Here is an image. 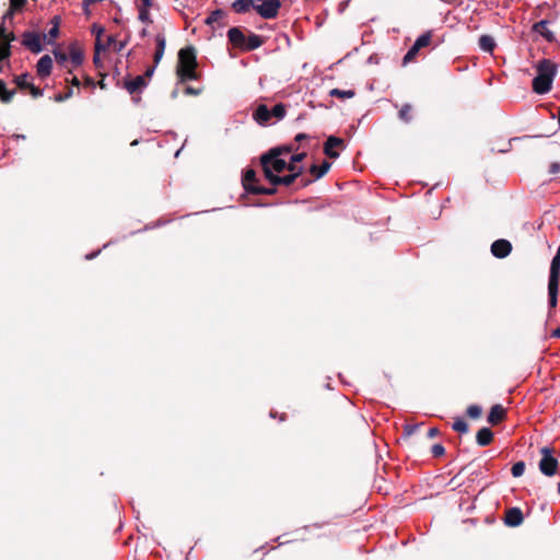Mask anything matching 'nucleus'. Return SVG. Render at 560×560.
Here are the masks:
<instances>
[{"label": "nucleus", "mask_w": 560, "mask_h": 560, "mask_svg": "<svg viewBox=\"0 0 560 560\" xmlns=\"http://www.w3.org/2000/svg\"><path fill=\"white\" fill-rule=\"evenodd\" d=\"M280 155V149L271 150L269 154L261 158V165L266 178L272 186H289L301 175L303 167L289 164Z\"/></svg>", "instance_id": "f257e3e1"}, {"label": "nucleus", "mask_w": 560, "mask_h": 560, "mask_svg": "<svg viewBox=\"0 0 560 560\" xmlns=\"http://www.w3.org/2000/svg\"><path fill=\"white\" fill-rule=\"evenodd\" d=\"M197 59L192 47H185L178 51V62L176 67L177 77L182 82L197 80Z\"/></svg>", "instance_id": "f03ea898"}, {"label": "nucleus", "mask_w": 560, "mask_h": 560, "mask_svg": "<svg viewBox=\"0 0 560 560\" xmlns=\"http://www.w3.org/2000/svg\"><path fill=\"white\" fill-rule=\"evenodd\" d=\"M556 66L548 59H542L537 66V75L533 80V90L537 94H546L551 90L556 75Z\"/></svg>", "instance_id": "7ed1b4c3"}, {"label": "nucleus", "mask_w": 560, "mask_h": 560, "mask_svg": "<svg viewBox=\"0 0 560 560\" xmlns=\"http://www.w3.org/2000/svg\"><path fill=\"white\" fill-rule=\"evenodd\" d=\"M541 459L539 462V470L545 476H553L557 471L558 460L552 456V452L549 447H542L540 450Z\"/></svg>", "instance_id": "20e7f679"}, {"label": "nucleus", "mask_w": 560, "mask_h": 560, "mask_svg": "<svg viewBox=\"0 0 560 560\" xmlns=\"http://www.w3.org/2000/svg\"><path fill=\"white\" fill-rule=\"evenodd\" d=\"M243 186L247 191L253 194L272 195L275 192V188H265L258 185L256 174L253 170H248L245 173L243 178Z\"/></svg>", "instance_id": "39448f33"}, {"label": "nucleus", "mask_w": 560, "mask_h": 560, "mask_svg": "<svg viewBox=\"0 0 560 560\" xmlns=\"http://www.w3.org/2000/svg\"><path fill=\"white\" fill-rule=\"evenodd\" d=\"M342 147H343L342 139L335 137V136H330V137H328V139L325 142L324 152L327 156H329L331 159H337L339 156L338 149H341Z\"/></svg>", "instance_id": "423d86ee"}, {"label": "nucleus", "mask_w": 560, "mask_h": 560, "mask_svg": "<svg viewBox=\"0 0 560 560\" xmlns=\"http://www.w3.org/2000/svg\"><path fill=\"white\" fill-rule=\"evenodd\" d=\"M512 252V245L509 241L500 238L492 243L491 253L497 258H505Z\"/></svg>", "instance_id": "0eeeda50"}, {"label": "nucleus", "mask_w": 560, "mask_h": 560, "mask_svg": "<svg viewBox=\"0 0 560 560\" xmlns=\"http://www.w3.org/2000/svg\"><path fill=\"white\" fill-rule=\"evenodd\" d=\"M22 44L32 52L38 54L42 51V43L38 34L26 32L23 34Z\"/></svg>", "instance_id": "6e6552de"}, {"label": "nucleus", "mask_w": 560, "mask_h": 560, "mask_svg": "<svg viewBox=\"0 0 560 560\" xmlns=\"http://www.w3.org/2000/svg\"><path fill=\"white\" fill-rule=\"evenodd\" d=\"M331 164L327 161H324L319 166L318 165H312L310 168V173L314 176L313 179H301L300 185L302 187L307 186L311 184L314 179L322 178L330 168Z\"/></svg>", "instance_id": "1a4fd4ad"}, {"label": "nucleus", "mask_w": 560, "mask_h": 560, "mask_svg": "<svg viewBox=\"0 0 560 560\" xmlns=\"http://www.w3.org/2000/svg\"><path fill=\"white\" fill-rule=\"evenodd\" d=\"M228 38L229 42L238 49H242L245 43L246 35L243 33V31L238 27H231L228 31Z\"/></svg>", "instance_id": "9d476101"}, {"label": "nucleus", "mask_w": 560, "mask_h": 560, "mask_svg": "<svg viewBox=\"0 0 560 560\" xmlns=\"http://www.w3.org/2000/svg\"><path fill=\"white\" fill-rule=\"evenodd\" d=\"M52 69V59L49 55H44L40 57V59L37 61L36 70L37 74L40 78H46L50 74Z\"/></svg>", "instance_id": "9b49d317"}, {"label": "nucleus", "mask_w": 560, "mask_h": 560, "mask_svg": "<svg viewBox=\"0 0 560 560\" xmlns=\"http://www.w3.org/2000/svg\"><path fill=\"white\" fill-rule=\"evenodd\" d=\"M504 522L506 525L515 527L522 524L523 513L518 508H511L505 512Z\"/></svg>", "instance_id": "f8f14e48"}, {"label": "nucleus", "mask_w": 560, "mask_h": 560, "mask_svg": "<svg viewBox=\"0 0 560 560\" xmlns=\"http://www.w3.org/2000/svg\"><path fill=\"white\" fill-rule=\"evenodd\" d=\"M254 119L259 124V125H267L270 122V119H271V113H270V109L267 107V105L265 104H260L255 113H254Z\"/></svg>", "instance_id": "ddd939ff"}, {"label": "nucleus", "mask_w": 560, "mask_h": 560, "mask_svg": "<svg viewBox=\"0 0 560 560\" xmlns=\"http://www.w3.org/2000/svg\"><path fill=\"white\" fill-rule=\"evenodd\" d=\"M505 417V409L501 405H494L488 415V422L492 425L500 423Z\"/></svg>", "instance_id": "4468645a"}, {"label": "nucleus", "mask_w": 560, "mask_h": 560, "mask_svg": "<svg viewBox=\"0 0 560 560\" xmlns=\"http://www.w3.org/2000/svg\"><path fill=\"white\" fill-rule=\"evenodd\" d=\"M145 85H147V82H145L144 77H142V75H137L136 78H133L125 83V88L130 94L140 92Z\"/></svg>", "instance_id": "2eb2a0df"}, {"label": "nucleus", "mask_w": 560, "mask_h": 560, "mask_svg": "<svg viewBox=\"0 0 560 560\" xmlns=\"http://www.w3.org/2000/svg\"><path fill=\"white\" fill-rule=\"evenodd\" d=\"M262 44H264V40L261 39V37L259 35L250 33L248 36H246L244 46L242 47L241 50H246V51L255 50V49L259 48Z\"/></svg>", "instance_id": "dca6fc26"}, {"label": "nucleus", "mask_w": 560, "mask_h": 560, "mask_svg": "<svg viewBox=\"0 0 560 560\" xmlns=\"http://www.w3.org/2000/svg\"><path fill=\"white\" fill-rule=\"evenodd\" d=\"M83 51L82 49L75 44H71L69 46V59L71 63L74 67H79L83 62Z\"/></svg>", "instance_id": "f3484780"}, {"label": "nucleus", "mask_w": 560, "mask_h": 560, "mask_svg": "<svg viewBox=\"0 0 560 560\" xmlns=\"http://www.w3.org/2000/svg\"><path fill=\"white\" fill-rule=\"evenodd\" d=\"M560 277V246L557 249L555 257L551 260L549 281H559Z\"/></svg>", "instance_id": "a211bd4d"}, {"label": "nucleus", "mask_w": 560, "mask_h": 560, "mask_svg": "<svg viewBox=\"0 0 560 560\" xmlns=\"http://www.w3.org/2000/svg\"><path fill=\"white\" fill-rule=\"evenodd\" d=\"M256 2L255 0H235L232 3V9L236 13H246L250 11L252 9L255 10Z\"/></svg>", "instance_id": "6ab92c4d"}, {"label": "nucleus", "mask_w": 560, "mask_h": 560, "mask_svg": "<svg viewBox=\"0 0 560 560\" xmlns=\"http://www.w3.org/2000/svg\"><path fill=\"white\" fill-rule=\"evenodd\" d=\"M225 16H226V14L223 10H221V9L214 10L206 19V24L209 26H212V27L214 25L221 26V25H223V20L225 19Z\"/></svg>", "instance_id": "aec40b11"}, {"label": "nucleus", "mask_w": 560, "mask_h": 560, "mask_svg": "<svg viewBox=\"0 0 560 560\" xmlns=\"http://www.w3.org/2000/svg\"><path fill=\"white\" fill-rule=\"evenodd\" d=\"M558 290H559V281H549L548 280V304L550 308H556L558 303Z\"/></svg>", "instance_id": "412c9836"}, {"label": "nucleus", "mask_w": 560, "mask_h": 560, "mask_svg": "<svg viewBox=\"0 0 560 560\" xmlns=\"http://www.w3.org/2000/svg\"><path fill=\"white\" fill-rule=\"evenodd\" d=\"M476 440L480 446H487L492 442L493 433L489 428H482L477 432Z\"/></svg>", "instance_id": "4be33fe9"}, {"label": "nucleus", "mask_w": 560, "mask_h": 560, "mask_svg": "<svg viewBox=\"0 0 560 560\" xmlns=\"http://www.w3.org/2000/svg\"><path fill=\"white\" fill-rule=\"evenodd\" d=\"M155 42H156V48H155V52H154V63L158 65L164 55L166 40H165L164 35L158 34L155 37Z\"/></svg>", "instance_id": "5701e85b"}, {"label": "nucleus", "mask_w": 560, "mask_h": 560, "mask_svg": "<svg viewBox=\"0 0 560 560\" xmlns=\"http://www.w3.org/2000/svg\"><path fill=\"white\" fill-rule=\"evenodd\" d=\"M59 24H60V18L54 16L51 19V27L49 28L48 33L44 35L46 39H48V43H52L58 34H59Z\"/></svg>", "instance_id": "b1692460"}, {"label": "nucleus", "mask_w": 560, "mask_h": 560, "mask_svg": "<svg viewBox=\"0 0 560 560\" xmlns=\"http://www.w3.org/2000/svg\"><path fill=\"white\" fill-rule=\"evenodd\" d=\"M535 32L541 34L547 40L551 42L553 39L552 32L548 28L547 21H539L534 25Z\"/></svg>", "instance_id": "393cba45"}, {"label": "nucleus", "mask_w": 560, "mask_h": 560, "mask_svg": "<svg viewBox=\"0 0 560 560\" xmlns=\"http://www.w3.org/2000/svg\"><path fill=\"white\" fill-rule=\"evenodd\" d=\"M26 3V0H10V9L9 11L3 15V23L7 22V20H11L13 16L14 11L21 10Z\"/></svg>", "instance_id": "a878e982"}, {"label": "nucleus", "mask_w": 560, "mask_h": 560, "mask_svg": "<svg viewBox=\"0 0 560 560\" xmlns=\"http://www.w3.org/2000/svg\"><path fill=\"white\" fill-rule=\"evenodd\" d=\"M479 47L481 50L492 52L495 47V42L490 35H482L479 38Z\"/></svg>", "instance_id": "bb28decb"}, {"label": "nucleus", "mask_w": 560, "mask_h": 560, "mask_svg": "<svg viewBox=\"0 0 560 560\" xmlns=\"http://www.w3.org/2000/svg\"><path fill=\"white\" fill-rule=\"evenodd\" d=\"M14 81L16 85L22 90H27L33 84L32 77L28 73H23L15 77Z\"/></svg>", "instance_id": "cd10ccee"}, {"label": "nucleus", "mask_w": 560, "mask_h": 560, "mask_svg": "<svg viewBox=\"0 0 560 560\" xmlns=\"http://www.w3.org/2000/svg\"><path fill=\"white\" fill-rule=\"evenodd\" d=\"M412 106L410 104H404L398 113V117L404 122H410L412 119L411 116Z\"/></svg>", "instance_id": "c85d7f7f"}, {"label": "nucleus", "mask_w": 560, "mask_h": 560, "mask_svg": "<svg viewBox=\"0 0 560 560\" xmlns=\"http://www.w3.org/2000/svg\"><path fill=\"white\" fill-rule=\"evenodd\" d=\"M270 113H271V117L276 118V120H281L282 118H284L285 114H287V107L285 105L279 103V104H276L272 109H270Z\"/></svg>", "instance_id": "c756f323"}, {"label": "nucleus", "mask_w": 560, "mask_h": 560, "mask_svg": "<svg viewBox=\"0 0 560 560\" xmlns=\"http://www.w3.org/2000/svg\"><path fill=\"white\" fill-rule=\"evenodd\" d=\"M329 95L338 98H352L355 93L353 90L332 89L329 92Z\"/></svg>", "instance_id": "7c9ffc66"}, {"label": "nucleus", "mask_w": 560, "mask_h": 560, "mask_svg": "<svg viewBox=\"0 0 560 560\" xmlns=\"http://www.w3.org/2000/svg\"><path fill=\"white\" fill-rule=\"evenodd\" d=\"M430 42H431L430 33L420 35L413 44L415 50H420L421 48L427 47L430 44Z\"/></svg>", "instance_id": "2f4dec72"}, {"label": "nucleus", "mask_w": 560, "mask_h": 560, "mask_svg": "<svg viewBox=\"0 0 560 560\" xmlns=\"http://www.w3.org/2000/svg\"><path fill=\"white\" fill-rule=\"evenodd\" d=\"M109 48V43L102 42V38L95 39V56H94V62L96 63L98 61L97 55L101 51H105Z\"/></svg>", "instance_id": "473e14b6"}, {"label": "nucleus", "mask_w": 560, "mask_h": 560, "mask_svg": "<svg viewBox=\"0 0 560 560\" xmlns=\"http://www.w3.org/2000/svg\"><path fill=\"white\" fill-rule=\"evenodd\" d=\"M13 94H14V91H8L4 82L1 81L0 82V100L3 103H8L11 101Z\"/></svg>", "instance_id": "72a5a7b5"}, {"label": "nucleus", "mask_w": 560, "mask_h": 560, "mask_svg": "<svg viewBox=\"0 0 560 560\" xmlns=\"http://www.w3.org/2000/svg\"><path fill=\"white\" fill-rule=\"evenodd\" d=\"M453 429L459 433H466L468 431V424L465 420L458 418L453 423Z\"/></svg>", "instance_id": "f704fd0d"}, {"label": "nucleus", "mask_w": 560, "mask_h": 560, "mask_svg": "<svg viewBox=\"0 0 560 560\" xmlns=\"http://www.w3.org/2000/svg\"><path fill=\"white\" fill-rule=\"evenodd\" d=\"M525 471V464L523 462L515 463L512 468L511 472L513 477H521Z\"/></svg>", "instance_id": "c9c22d12"}, {"label": "nucleus", "mask_w": 560, "mask_h": 560, "mask_svg": "<svg viewBox=\"0 0 560 560\" xmlns=\"http://www.w3.org/2000/svg\"><path fill=\"white\" fill-rule=\"evenodd\" d=\"M481 412H482V409L481 407H479L478 405H470L468 408H467V415L470 417V418H474V419H477L481 416Z\"/></svg>", "instance_id": "e433bc0d"}, {"label": "nucleus", "mask_w": 560, "mask_h": 560, "mask_svg": "<svg viewBox=\"0 0 560 560\" xmlns=\"http://www.w3.org/2000/svg\"><path fill=\"white\" fill-rule=\"evenodd\" d=\"M55 59L58 63L63 65L68 60V56L65 51H61L60 49L54 50Z\"/></svg>", "instance_id": "4c0bfd02"}, {"label": "nucleus", "mask_w": 560, "mask_h": 560, "mask_svg": "<svg viewBox=\"0 0 560 560\" xmlns=\"http://www.w3.org/2000/svg\"><path fill=\"white\" fill-rule=\"evenodd\" d=\"M72 95H73V91H72V89H69L66 93L56 94L54 100L56 102H63V101L70 98Z\"/></svg>", "instance_id": "58836bf2"}, {"label": "nucleus", "mask_w": 560, "mask_h": 560, "mask_svg": "<svg viewBox=\"0 0 560 560\" xmlns=\"http://www.w3.org/2000/svg\"><path fill=\"white\" fill-rule=\"evenodd\" d=\"M91 31H92V34L95 35V39L102 38V36L105 32L104 27L101 25H97V24H93Z\"/></svg>", "instance_id": "ea45409f"}, {"label": "nucleus", "mask_w": 560, "mask_h": 560, "mask_svg": "<svg viewBox=\"0 0 560 560\" xmlns=\"http://www.w3.org/2000/svg\"><path fill=\"white\" fill-rule=\"evenodd\" d=\"M445 448L442 444H434L432 446V454L434 457H440L444 454Z\"/></svg>", "instance_id": "a19ab883"}, {"label": "nucleus", "mask_w": 560, "mask_h": 560, "mask_svg": "<svg viewBox=\"0 0 560 560\" xmlns=\"http://www.w3.org/2000/svg\"><path fill=\"white\" fill-rule=\"evenodd\" d=\"M419 50H415V46L412 45V47L407 51V54L405 55L404 57V62L407 63L409 61H411L416 55L418 54Z\"/></svg>", "instance_id": "79ce46f5"}, {"label": "nucleus", "mask_w": 560, "mask_h": 560, "mask_svg": "<svg viewBox=\"0 0 560 560\" xmlns=\"http://www.w3.org/2000/svg\"><path fill=\"white\" fill-rule=\"evenodd\" d=\"M305 155H306L305 153H298V154L291 155L289 164L296 165V163H300L305 158Z\"/></svg>", "instance_id": "37998d69"}, {"label": "nucleus", "mask_w": 560, "mask_h": 560, "mask_svg": "<svg viewBox=\"0 0 560 560\" xmlns=\"http://www.w3.org/2000/svg\"><path fill=\"white\" fill-rule=\"evenodd\" d=\"M27 90H30L31 94L34 97H38L43 95V92L40 89L36 88L34 84H32Z\"/></svg>", "instance_id": "c03bdc74"}, {"label": "nucleus", "mask_w": 560, "mask_h": 560, "mask_svg": "<svg viewBox=\"0 0 560 560\" xmlns=\"http://www.w3.org/2000/svg\"><path fill=\"white\" fill-rule=\"evenodd\" d=\"M560 172V163L553 162L550 164L549 173L550 174H558Z\"/></svg>", "instance_id": "a18cd8bd"}, {"label": "nucleus", "mask_w": 560, "mask_h": 560, "mask_svg": "<svg viewBox=\"0 0 560 560\" xmlns=\"http://www.w3.org/2000/svg\"><path fill=\"white\" fill-rule=\"evenodd\" d=\"M139 19L141 21H147L148 20V11H147V8L144 7L143 9L140 10L139 12Z\"/></svg>", "instance_id": "49530a36"}, {"label": "nucleus", "mask_w": 560, "mask_h": 560, "mask_svg": "<svg viewBox=\"0 0 560 560\" xmlns=\"http://www.w3.org/2000/svg\"><path fill=\"white\" fill-rule=\"evenodd\" d=\"M126 44H127L126 42L115 43L114 49L116 51H121L125 48Z\"/></svg>", "instance_id": "de8ad7c7"}, {"label": "nucleus", "mask_w": 560, "mask_h": 560, "mask_svg": "<svg viewBox=\"0 0 560 560\" xmlns=\"http://www.w3.org/2000/svg\"><path fill=\"white\" fill-rule=\"evenodd\" d=\"M185 93L188 94V95H197V94H199V91L194 89V88H191V86H187L185 89Z\"/></svg>", "instance_id": "09e8293b"}, {"label": "nucleus", "mask_w": 560, "mask_h": 560, "mask_svg": "<svg viewBox=\"0 0 560 560\" xmlns=\"http://www.w3.org/2000/svg\"><path fill=\"white\" fill-rule=\"evenodd\" d=\"M84 84H85L86 86H91V88H93V86H94V81H93V79H91V78L86 77V78H85V80H84Z\"/></svg>", "instance_id": "8fccbe9b"}, {"label": "nucleus", "mask_w": 560, "mask_h": 560, "mask_svg": "<svg viewBox=\"0 0 560 560\" xmlns=\"http://www.w3.org/2000/svg\"><path fill=\"white\" fill-rule=\"evenodd\" d=\"M438 433H439V430H438L436 428H431V429L429 430V432H428V435H429L430 438H433V436H435Z\"/></svg>", "instance_id": "3c124183"}, {"label": "nucleus", "mask_w": 560, "mask_h": 560, "mask_svg": "<svg viewBox=\"0 0 560 560\" xmlns=\"http://www.w3.org/2000/svg\"><path fill=\"white\" fill-rule=\"evenodd\" d=\"M70 83H71V85H73V86H77V88H78V86H80V81H79V79H78L77 77H73V78L70 80Z\"/></svg>", "instance_id": "603ef678"}, {"label": "nucleus", "mask_w": 560, "mask_h": 560, "mask_svg": "<svg viewBox=\"0 0 560 560\" xmlns=\"http://www.w3.org/2000/svg\"><path fill=\"white\" fill-rule=\"evenodd\" d=\"M306 138H307V136L305 133H299V135H296L295 140L296 141H301V140L306 139Z\"/></svg>", "instance_id": "864d4df0"}, {"label": "nucleus", "mask_w": 560, "mask_h": 560, "mask_svg": "<svg viewBox=\"0 0 560 560\" xmlns=\"http://www.w3.org/2000/svg\"><path fill=\"white\" fill-rule=\"evenodd\" d=\"M105 43H109V47H110V46H112V44H114V45H115V43H116V42H115L114 36H108V37L106 38V42H105Z\"/></svg>", "instance_id": "5fc2aeb1"}, {"label": "nucleus", "mask_w": 560, "mask_h": 560, "mask_svg": "<svg viewBox=\"0 0 560 560\" xmlns=\"http://www.w3.org/2000/svg\"><path fill=\"white\" fill-rule=\"evenodd\" d=\"M143 3V7L149 8L152 4V0H141Z\"/></svg>", "instance_id": "6e6d98bb"}, {"label": "nucleus", "mask_w": 560, "mask_h": 560, "mask_svg": "<svg viewBox=\"0 0 560 560\" xmlns=\"http://www.w3.org/2000/svg\"><path fill=\"white\" fill-rule=\"evenodd\" d=\"M153 72H154V67H152V68L148 69V70L145 71V75H147V77H151V75L153 74Z\"/></svg>", "instance_id": "4d7b16f0"}, {"label": "nucleus", "mask_w": 560, "mask_h": 560, "mask_svg": "<svg viewBox=\"0 0 560 560\" xmlns=\"http://www.w3.org/2000/svg\"><path fill=\"white\" fill-rule=\"evenodd\" d=\"M558 124H559V128H560V106H559V110H558Z\"/></svg>", "instance_id": "13d9d810"}, {"label": "nucleus", "mask_w": 560, "mask_h": 560, "mask_svg": "<svg viewBox=\"0 0 560 560\" xmlns=\"http://www.w3.org/2000/svg\"><path fill=\"white\" fill-rule=\"evenodd\" d=\"M558 492L560 493V481H559V485H558Z\"/></svg>", "instance_id": "bf43d9fd"}]
</instances>
